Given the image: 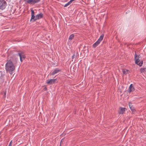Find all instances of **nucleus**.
<instances>
[{
	"label": "nucleus",
	"instance_id": "12",
	"mask_svg": "<svg viewBox=\"0 0 146 146\" xmlns=\"http://www.w3.org/2000/svg\"><path fill=\"white\" fill-rule=\"evenodd\" d=\"M100 42H99V41H97L93 44V47L94 48L96 47L100 44Z\"/></svg>",
	"mask_w": 146,
	"mask_h": 146
},
{
	"label": "nucleus",
	"instance_id": "13",
	"mask_svg": "<svg viewBox=\"0 0 146 146\" xmlns=\"http://www.w3.org/2000/svg\"><path fill=\"white\" fill-rule=\"evenodd\" d=\"M104 36V35L102 34L100 36L99 39L98 40V41H99V42L100 43L101 41L102 40Z\"/></svg>",
	"mask_w": 146,
	"mask_h": 146
},
{
	"label": "nucleus",
	"instance_id": "11",
	"mask_svg": "<svg viewBox=\"0 0 146 146\" xmlns=\"http://www.w3.org/2000/svg\"><path fill=\"white\" fill-rule=\"evenodd\" d=\"M43 17V14L42 13L38 14L36 16V18L37 19V20L39 19L42 18Z\"/></svg>",
	"mask_w": 146,
	"mask_h": 146
},
{
	"label": "nucleus",
	"instance_id": "18",
	"mask_svg": "<svg viewBox=\"0 0 146 146\" xmlns=\"http://www.w3.org/2000/svg\"><path fill=\"white\" fill-rule=\"evenodd\" d=\"M74 35L73 34H72V35H71L69 36V40H72L74 38Z\"/></svg>",
	"mask_w": 146,
	"mask_h": 146
},
{
	"label": "nucleus",
	"instance_id": "20",
	"mask_svg": "<svg viewBox=\"0 0 146 146\" xmlns=\"http://www.w3.org/2000/svg\"><path fill=\"white\" fill-rule=\"evenodd\" d=\"M31 16L34 15L35 13H34V11L32 9H31Z\"/></svg>",
	"mask_w": 146,
	"mask_h": 146
},
{
	"label": "nucleus",
	"instance_id": "3",
	"mask_svg": "<svg viewBox=\"0 0 146 146\" xmlns=\"http://www.w3.org/2000/svg\"><path fill=\"white\" fill-rule=\"evenodd\" d=\"M6 2L4 0H0V9L3 10L5 9Z\"/></svg>",
	"mask_w": 146,
	"mask_h": 146
},
{
	"label": "nucleus",
	"instance_id": "24",
	"mask_svg": "<svg viewBox=\"0 0 146 146\" xmlns=\"http://www.w3.org/2000/svg\"><path fill=\"white\" fill-rule=\"evenodd\" d=\"M2 72L1 71H0V75H1Z\"/></svg>",
	"mask_w": 146,
	"mask_h": 146
},
{
	"label": "nucleus",
	"instance_id": "9",
	"mask_svg": "<svg viewBox=\"0 0 146 146\" xmlns=\"http://www.w3.org/2000/svg\"><path fill=\"white\" fill-rule=\"evenodd\" d=\"M134 88L132 84H131L129 86L128 90V92L130 93L131 92H132L134 90Z\"/></svg>",
	"mask_w": 146,
	"mask_h": 146
},
{
	"label": "nucleus",
	"instance_id": "2",
	"mask_svg": "<svg viewBox=\"0 0 146 146\" xmlns=\"http://www.w3.org/2000/svg\"><path fill=\"white\" fill-rule=\"evenodd\" d=\"M140 57V55H137L136 54L135 52V55L134 58L135 60V63L137 64L138 65L140 66H141L143 63V61H141L140 62L139 58Z\"/></svg>",
	"mask_w": 146,
	"mask_h": 146
},
{
	"label": "nucleus",
	"instance_id": "5",
	"mask_svg": "<svg viewBox=\"0 0 146 146\" xmlns=\"http://www.w3.org/2000/svg\"><path fill=\"white\" fill-rule=\"evenodd\" d=\"M27 2L30 4H33L38 3L40 0H27Z\"/></svg>",
	"mask_w": 146,
	"mask_h": 146
},
{
	"label": "nucleus",
	"instance_id": "22",
	"mask_svg": "<svg viewBox=\"0 0 146 146\" xmlns=\"http://www.w3.org/2000/svg\"><path fill=\"white\" fill-rule=\"evenodd\" d=\"M64 140V139H62L61 141H60V145H61V144H62V143H63V141Z\"/></svg>",
	"mask_w": 146,
	"mask_h": 146
},
{
	"label": "nucleus",
	"instance_id": "4",
	"mask_svg": "<svg viewBox=\"0 0 146 146\" xmlns=\"http://www.w3.org/2000/svg\"><path fill=\"white\" fill-rule=\"evenodd\" d=\"M20 57V59L21 62L23 61V60H24L25 58V56L23 52H21L18 54Z\"/></svg>",
	"mask_w": 146,
	"mask_h": 146
},
{
	"label": "nucleus",
	"instance_id": "17",
	"mask_svg": "<svg viewBox=\"0 0 146 146\" xmlns=\"http://www.w3.org/2000/svg\"><path fill=\"white\" fill-rule=\"evenodd\" d=\"M77 57L76 55L74 54L72 57V61H73V60H74V61H75Z\"/></svg>",
	"mask_w": 146,
	"mask_h": 146
},
{
	"label": "nucleus",
	"instance_id": "16",
	"mask_svg": "<svg viewBox=\"0 0 146 146\" xmlns=\"http://www.w3.org/2000/svg\"><path fill=\"white\" fill-rule=\"evenodd\" d=\"M32 20H33V21H35L37 20V19L36 18V16H35L34 15L31 16V19L30 20L31 21H32Z\"/></svg>",
	"mask_w": 146,
	"mask_h": 146
},
{
	"label": "nucleus",
	"instance_id": "21",
	"mask_svg": "<svg viewBox=\"0 0 146 146\" xmlns=\"http://www.w3.org/2000/svg\"><path fill=\"white\" fill-rule=\"evenodd\" d=\"M3 82V80L1 78H0V84L2 83Z\"/></svg>",
	"mask_w": 146,
	"mask_h": 146
},
{
	"label": "nucleus",
	"instance_id": "14",
	"mask_svg": "<svg viewBox=\"0 0 146 146\" xmlns=\"http://www.w3.org/2000/svg\"><path fill=\"white\" fill-rule=\"evenodd\" d=\"M140 71L141 72L145 73L146 72V68H141L140 69Z\"/></svg>",
	"mask_w": 146,
	"mask_h": 146
},
{
	"label": "nucleus",
	"instance_id": "1",
	"mask_svg": "<svg viewBox=\"0 0 146 146\" xmlns=\"http://www.w3.org/2000/svg\"><path fill=\"white\" fill-rule=\"evenodd\" d=\"M17 62L15 58L13 57L11 58L10 59H8L5 64V69L7 72H8L11 74L13 73L15 68V64Z\"/></svg>",
	"mask_w": 146,
	"mask_h": 146
},
{
	"label": "nucleus",
	"instance_id": "8",
	"mask_svg": "<svg viewBox=\"0 0 146 146\" xmlns=\"http://www.w3.org/2000/svg\"><path fill=\"white\" fill-rule=\"evenodd\" d=\"M61 71V70L59 69L58 68H56L54 69V70L52 72L51 75H54L60 72Z\"/></svg>",
	"mask_w": 146,
	"mask_h": 146
},
{
	"label": "nucleus",
	"instance_id": "25",
	"mask_svg": "<svg viewBox=\"0 0 146 146\" xmlns=\"http://www.w3.org/2000/svg\"><path fill=\"white\" fill-rule=\"evenodd\" d=\"M45 89H46V87L45 88Z\"/></svg>",
	"mask_w": 146,
	"mask_h": 146
},
{
	"label": "nucleus",
	"instance_id": "10",
	"mask_svg": "<svg viewBox=\"0 0 146 146\" xmlns=\"http://www.w3.org/2000/svg\"><path fill=\"white\" fill-rule=\"evenodd\" d=\"M125 108H122L120 107L119 108V113L120 114H122L125 112Z\"/></svg>",
	"mask_w": 146,
	"mask_h": 146
},
{
	"label": "nucleus",
	"instance_id": "15",
	"mask_svg": "<svg viewBox=\"0 0 146 146\" xmlns=\"http://www.w3.org/2000/svg\"><path fill=\"white\" fill-rule=\"evenodd\" d=\"M129 70L126 69H124L123 70L122 72L123 74H126L128 73Z\"/></svg>",
	"mask_w": 146,
	"mask_h": 146
},
{
	"label": "nucleus",
	"instance_id": "23",
	"mask_svg": "<svg viewBox=\"0 0 146 146\" xmlns=\"http://www.w3.org/2000/svg\"><path fill=\"white\" fill-rule=\"evenodd\" d=\"M8 146H12V141H11Z\"/></svg>",
	"mask_w": 146,
	"mask_h": 146
},
{
	"label": "nucleus",
	"instance_id": "6",
	"mask_svg": "<svg viewBox=\"0 0 146 146\" xmlns=\"http://www.w3.org/2000/svg\"><path fill=\"white\" fill-rule=\"evenodd\" d=\"M128 105L129 108L132 111V112L134 113L135 112V109L134 107H133L132 103L131 102H129Z\"/></svg>",
	"mask_w": 146,
	"mask_h": 146
},
{
	"label": "nucleus",
	"instance_id": "7",
	"mask_svg": "<svg viewBox=\"0 0 146 146\" xmlns=\"http://www.w3.org/2000/svg\"><path fill=\"white\" fill-rule=\"evenodd\" d=\"M56 81V79H50L48 80H47V83L48 84H52L55 83Z\"/></svg>",
	"mask_w": 146,
	"mask_h": 146
},
{
	"label": "nucleus",
	"instance_id": "19",
	"mask_svg": "<svg viewBox=\"0 0 146 146\" xmlns=\"http://www.w3.org/2000/svg\"><path fill=\"white\" fill-rule=\"evenodd\" d=\"M71 3L70 2V1L68 2L67 3H66L65 4V5H64V7H66L70 5L71 4Z\"/></svg>",
	"mask_w": 146,
	"mask_h": 146
}]
</instances>
